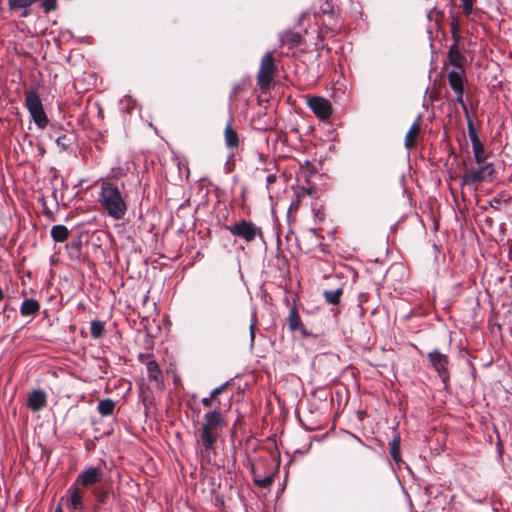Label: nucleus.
I'll return each instance as SVG.
<instances>
[{"label": "nucleus", "instance_id": "obj_1", "mask_svg": "<svg viewBox=\"0 0 512 512\" xmlns=\"http://www.w3.org/2000/svg\"><path fill=\"white\" fill-rule=\"evenodd\" d=\"M226 426L225 415L219 407L203 415L200 428L195 434L202 463H211L212 458L217 455L216 443Z\"/></svg>", "mask_w": 512, "mask_h": 512}, {"label": "nucleus", "instance_id": "obj_2", "mask_svg": "<svg viewBox=\"0 0 512 512\" xmlns=\"http://www.w3.org/2000/svg\"><path fill=\"white\" fill-rule=\"evenodd\" d=\"M465 62L466 58L461 53L459 46L451 45L448 50L447 62L444 63L443 69H445L448 64L455 68L447 75L448 83L456 95V101L461 105L464 114L468 116V108L463 99Z\"/></svg>", "mask_w": 512, "mask_h": 512}, {"label": "nucleus", "instance_id": "obj_3", "mask_svg": "<svg viewBox=\"0 0 512 512\" xmlns=\"http://www.w3.org/2000/svg\"><path fill=\"white\" fill-rule=\"evenodd\" d=\"M99 203L104 211L115 220L122 219L127 210L121 191L108 180L101 181Z\"/></svg>", "mask_w": 512, "mask_h": 512}, {"label": "nucleus", "instance_id": "obj_4", "mask_svg": "<svg viewBox=\"0 0 512 512\" xmlns=\"http://www.w3.org/2000/svg\"><path fill=\"white\" fill-rule=\"evenodd\" d=\"M494 168L491 163L476 164L469 168H465L461 178L462 189H470L476 191L478 186L485 181L491 180Z\"/></svg>", "mask_w": 512, "mask_h": 512}, {"label": "nucleus", "instance_id": "obj_5", "mask_svg": "<svg viewBox=\"0 0 512 512\" xmlns=\"http://www.w3.org/2000/svg\"><path fill=\"white\" fill-rule=\"evenodd\" d=\"M25 95V106L28 109L31 118L38 128L44 129L48 125V117L44 111L41 99L38 93L33 90H27Z\"/></svg>", "mask_w": 512, "mask_h": 512}, {"label": "nucleus", "instance_id": "obj_6", "mask_svg": "<svg viewBox=\"0 0 512 512\" xmlns=\"http://www.w3.org/2000/svg\"><path fill=\"white\" fill-rule=\"evenodd\" d=\"M276 72L277 67L274 63L273 52H267L261 60L257 73V84L261 91L264 92L270 89Z\"/></svg>", "mask_w": 512, "mask_h": 512}, {"label": "nucleus", "instance_id": "obj_7", "mask_svg": "<svg viewBox=\"0 0 512 512\" xmlns=\"http://www.w3.org/2000/svg\"><path fill=\"white\" fill-rule=\"evenodd\" d=\"M428 360L442 382L446 385L450 379V360L448 356L436 349L428 353Z\"/></svg>", "mask_w": 512, "mask_h": 512}, {"label": "nucleus", "instance_id": "obj_8", "mask_svg": "<svg viewBox=\"0 0 512 512\" xmlns=\"http://www.w3.org/2000/svg\"><path fill=\"white\" fill-rule=\"evenodd\" d=\"M307 105L321 120L329 119L333 113V108L330 101L321 96L307 97Z\"/></svg>", "mask_w": 512, "mask_h": 512}, {"label": "nucleus", "instance_id": "obj_9", "mask_svg": "<svg viewBox=\"0 0 512 512\" xmlns=\"http://www.w3.org/2000/svg\"><path fill=\"white\" fill-rule=\"evenodd\" d=\"M103 479V471L100 467L90 466L82 471L76 478L74 484L82 487L84 490L89 486L98 484Z\"/></svg>", "mask_w": 512, "mask_h": 512}, {"label": "nucleus", "instance_id": "obj_10", "mask_svg": "<svg viewBox=\"0 0 512 512\" xmlns=\"http://www.w3.org/2000/svg\"><path fill=\"white\" fill-rule=\"evenodd\" d=\"M466 117L468 119V125H467L468 126V134H469V137H470V140L472 143V149H473V153H474L475 162H476V164L487 163L485 161L486 157H485L484 146L475 131L473 122L469 119V115L468 116L466 115Z\"/></svg>", "mask_w": 512, "mask_h": 512}, {"label": "nucleus", "instance_id": "obj_11", "mask_svg": "<svg viewBox=\"0 0 512 512\" xmlns=\"http://www.w3.org/2000/svg\"><path fill=\"white\" fill-rule=\"evenodd\" d=\"M287 323H288V328L291 332L299 330L303 338H308V337L315 338L316 337V335L312 334L304 327L303 322L300 317V314H299V311L295 304L289 310V315L287 317Z\"/></svg>", "mask_w": 512, "mask_h": 512}, {"label": "nucleus", "instance_id": "obj_12", "mask_svg": "<svg viewBox=\"0 0 512 512\" xmlns=\"http://www.w3.org/2000/svg\"><path fill=\"white\" fill-rule=\"evenodd\" d=\"M234 236L243 238L246 242H251L258 235L262 238V232L257 226H225Z\"/></svg>", "mask_w": 512, "mask_h": 512}, {"label": "nucleus", "instance_id": "obj_13", "mask_svg": "<svg viewBox=\"0 0 512 512\" xmlns=\"http://www.w3.org/2000/svg\"><path fill=\"white\" fill-rule=\"evenodd\" d=\"M47 405V394L41 389L33 390L27 399V407L33 411L38 412Z\"/></svg>", "mask_w": 512, "mask_h": 512}, {"label": "nucleus", "instance_id": "obj_14", "mask_svg": "<svg viewBox=\"0 0 512 512\" xmlns=\"http://www.w3.org/2000/svg\"><path fill=\"white\" fill-rule=\"evenodd\" d=\"M336 13V5L333 0H318L313 5V14L316 18L324 15L333 16Z\"/></svg>", "mask_w": 512, "mask_h": 512}, {"label": "nucleus", "instance_id": "obj_15", "mask_svg": "<svg viewBox=\"0 0 512 512\" xmlns=\"http://www.w3.org/2000/svg\"><path fill=\"white\" fill-rule=\"evenodd\" d=\"M40 312V303L34 298L25 299L20 306V313L23 317H35Z\"/></svg>", "mask_w": 512, "mask_h": 512}, {"label": "nucleus", "instance_id": "obj_16", "mask_svg": "<svg viewBox=\"0 0 512 512\" xmlns=\"http://www.w3.org/2000/svg\"><path fill=\"white\" fill-rule=\"evenodd\" d=\"M281 44L284 46H288L289 49H292L294 47H297L302 44L303 37L298 32L293 31H285L281 35Z\"/></svg>", "mask_w": 512, "mask_h": 512}, {"label": "nucleus", "instance_id": "obj_17", "mask_svg": "<svg viewBox=\"0 0 512 512\" xmlns=\"http://www.w3.org/2000/svg\"><path fill=\"white\" fill-rule=\"evenodd\" d=\"M112 491V487L110 485H102V486H96L92 489V494L95 498V505L98 506L99 510L101 509V505L106 502L108 499L110 493Z\"/></svg>", "mask_w": 512, "mask_h": 512}, {"label": "nucleus", "instance_id": "obj_18", "mask_svg": "<svg viewBox=\"0 0 512 512\" xmlns=\"http://www.w3.org/2000/svg\"><path fill=\"white\" fill-rule=\"evenodd\" d=\"M400 443V435L395 431L391 441L389 442V453L393 461L397 464L402 462Z\"/></svg>", "mask_w": 512, "mask_h": 512}, {"label": "nucleus", "instance_id": "obj_19", "mask_svg": "<svg viewBox=\"0 0 512 512\" xmlns=\"http://www.w3.org/2000/svg\"><path fill=\"white\" fill-rule=\"evenodd\" d=\"M232 119L227 123L224 130L225 144L229 148H237L239 145L238 133L232 126Z\"/></svg>", "mask_w": 512, "mask_h": 512}, {"label": "nucleus", "instance_id": "obj_20", "mask_svg": "<svg viewBox=\"0 0 512 512\" xmlns=\"http://www.w3.org/2000/svg\"><path fill=\"white\" fill-rule=\"evenodd\" d=\"M230 386V382L227 381L225 383H223L222 385L214 388L211 392H210V395L208 397H204L202 400H201V403L202 405L205 407V408H212L213 407V404H214V401L218 398V396L220 394H222L228 387Z\"/></svg>", "mask_w": 512, "mask_h": 512}, {"label": "nucleus", "instance_id": "obj_21", "mask_svg": "<svg viewBox=\"0 0 512 512\" xmlns=\"http://www.w3.org/2000/svg\"><path fill=\"white\" fill-rule=\"evenodd\" d=\"M286 228H287V231H286L287 240H291L292 236H294L295 240L297 242H299V240H300L299 237L312 238L313 236H316V233H317V230L314 227H310V228L302 227V229L298 232V234H295L292 231L291 226H286Z\"/></svg>", "mask_w": 512, "mask_h": 512}, {"label": "nucleus", "instance_id": "obj_22", "mask_svg": "<svg viewBox=\"0 0 512 512\" xmlns=\"http://www.w3.org/2000/svg\"><path fill=\"white\" fill-rule=\"evenodd\" d=\"M116 402L110 398L100 400L97 411L102 417H108L114 414Z\"/></svg>", "mask_w": 512, "mask_h": 512}, {"label": "nucleus", "instance_id": "obj_23", "mask_svg": "<svg viewBox=\"0 0 512 512\" xmlns=\"http://www.w3.org/2000/svg\"><path fill=\"white\" fill-rule=\"evenodd\" d=\"M147 374L150 381L156 382L158 385H162V372L156 361H149L147 363Z\"/></svg>", "mask_w": 512, "mask_h": 512}, {"label": "nucleus", "instance_id": "obj_24", "mask_svg": "<svg viewBox=\"0 0 512 512\" xmlns=\"http://www.w3.org/2000/svg\"><path fill=\"white\" fill-rule=\"evenodd\" d=\"M421 126L418 122L413 123L405 136V146L408 149L413 148L417 143V138L420 134Z\"/></svg>", "mask_w": 512, "mask_h": 512}, {"label": "nucleus", "instance_id": "obj_25", "mask_svg": "<svg viewBox=\"0 0 512 512\" xmlns=\"http://www.w3.org/2000/svg\"><path fill=\"white\" fill-rule=\"evenodd\" d=\"M343 295V288H337L334 290H324L323 297L328 304L338 305Z\"/></svg>", "mask_w": 512, "mask_h": 512}, {"label": "nucleus", "instance_id": "obj_26", "mask_svg": "<svg viewBox=\"0 0 512 512\" xmlns=\"http://www.w3.org/2000/svg\"><path fill=\"white\" fill-rule=\"evenodd\" d=\"M252 474L253 482L260 488H269L273 483L272 475H266L264 477H261L254 469L252 470Z\"/></svg>", "mask_w": 512, "mask_h": 512}, {"label": "nucleus", "instance_id": "obj_27", "mask_svg": "<svg viewBox=\"0 0 512 512\" xmlns=\"http://www.w3.org/2000/svg\"><path fill=\"white\" fill-rule=\"evenodd\" d=\"M69 232L66 226H52L51 236L56 242H63L67 239Z\"/></svg>", "mask_w": 512, "mask_h": 512}, {"label": "nucleus", "instance_id": "obj_28", "mask_svg": "<svg viewBox=\"0 0 512 512\" xmlns=\"http://www.w3.org/2000/svg\"><path fill=\"white\" fill-rule=\"evenodd\" d=\"M104 323L99 320H93L90 323V333L93 339H100L104 335Z\"/></svg>", "mask_w": 512, "mask_h": 512}, {"label": "nucleus", "instance_id": "obj_29", "mask_svg": "<svg viewBox=\"0 0 512 512\" xmlns=\"http://www.w3.org/2000/svg\"><path fill=\"white\" fill-rule=\"evenodd\" d=\"M257 323H258L257 313H256V311H253L252 316H251V324L249 326L250 338H251V343L252 344H253L254 339H255V332H256V328H257Z\"/></svg>", "mask_w": 512, "mask_h": 512}, {"label": "nucleus", "instance_id": "obj_30", "mask_svg": "<svg viewBox=\"0 0 512 512\" xmlns=\"http://www.w3.org/2000/svg\"><path fill=\"white\" fill-rule=\"evenodd\" d=\"M41 7L43 8L44 12L49 13L50 11L56 9L57 0H43L41 3Z\"/></svg>", "mask_w": 512, "mask_h": 512}, {"label": "nucleus", "instance_id": "obj_31", "mask_svg": "<svg viewBox=\"0 0 512 512\" xmlns=\"http://www.w3.org/2000/svg\"><path fill=\"white\" fill-rule=\"evenodd\" d=\"M475 0H461L463 12L465 15H470L473 10Z\"/></svg>", "mask_w": 512, "mask_h": 512}, {"label": "nucleus", "instance_id": "obj_32", "mask_svg": "<svg viewBox=\"0 0 512 512\" xmlns=\"http://www.w3.org/2000/svg\"><path fill=\"white\" fill-rule=\"evenodd\" d=\"M450 30L451 32L460 31V24L457 17H453L450 22Z\"/></svg>", "mask_w": 512, "mask_h": 512}, {"label": "nucleus", "instance_id": "obj_33", "mask_svg": "<svg viewBox=\"0 0 512 512\" xmlns=\"http://www.w3.org/2000/svg\"><path fill=\"white\" fill-rule=\"evenodd\" d=\"M67 248L73 249L77 254L80 253L81 250V242L78 241H72L70 244L67 245Z\"/></svg>", "mask_w": 512, "mask_h": 512}, {"label": "nucleus", "instance_id": "obj_34", "mask_svg": "<svg viewBox=\"0 0 512 512\" xmlns=\"http://www.w3.org/2000/svg\"><path fill=\"white\" fill-rule=\"evenodd\" d=\"M451 35H452V39H453V44L452 45L459 46V42L461 40L460 31L451 32Z\"/></svg>", "mask_w": 512, "mask_h": 512}, {"label": "nucleus", "instance_id": "obj_35", "mask_svg": "<svg viewBox=\"0 0 512 512\" xmlns=\"http://www.w3.org/2000/svg\"><path fill=\"white\" fill-rule=\"evenodd\" d=\"M277 181V176L275 174H270L266 178L267 187L271 186Z\"/></svg>", "mask_w": 512, "mask_h": 512}, {"label": "nucleus", "instance_id": "obj_36", "mask_svg": "<svg viewBox=\"0 0 512 512\" xmlns=\"http://www.w3.org/2000/svg\"><path fill=\"white\" fill-rule=\"evenodd\" d=\"M274 230H275V233H276L278 238L284 232L283 231V226H280V225L274 226Z\"/></svg>", "mask_w": 512, "mask_h": 512}, {"label": "nucleus", "instance_id": "obj_37", "mask_svg": "<svg viewBox=\"0 0 512 512\" xmlns=\"http://www.w3.org/2000/svg\"><path fill=\"white\" fill-rule=\"evenodd\" d=\"M66 139V136L58 137L56 142L58 145H61L62 147H65L64 140Z\"/></svg>", "mask_w": 512, "mask_h": 512}, {"label": "nucleus", "instance_id": "obj_38", "mask_svg": "<svg viewBox=\"0 0 512 512\" xmlns=\"http://www.w3.org/2000/svg\"><path fill=\"white\" fill-rule=\"evenodd\" d=\"M242 90L241 86L240 85H235L233 87V96H236L238 92H240Z\"/></svg>", "mask_w": 512, "mask_h": 512}, {"label": "nucleus", "instance_id": "obj_39", "mask_svg": "<svg viewBox=\"0 0 512 512\" xmlns=\"http://www.w3.org/2000/svg\"><path fill=\"white\" fill-rule=\"evenodd\" d=\"M316 217H317V221H319V222L325 221L324 213H320V212H318V213L316 214Z\"/></svg>", "mask_w": 512, "mask_h": 512}, {"label": "nucleus", "instance_id": "obj_40", "mask_svg": "<svg viewBox=\"0 0 512 512\" xmlns=\"http://www.w3.org/2000/svg\"><path fill=\"white\" fill-rule=\"evenodd\" d=\"M5 295H4V291L3 289L0 287V302L4 299Z\"/></svg>", "mask_w": 512, "mask_h": 512}, {"label": "nucleus", "instance_id": "obj_41", "mask_svg": "<svg viewBox=\"0 0 512 512\" xmlns=\"http://www.w3.org/2000/svg\"><path fill=\"white\" fill-rule=\"evenodd\" d=\"M55 512H63L62 508L60 506H58L55 510Z\"/></svg>", "mask_w": 512, "mask_h": 512}, {"label": "nucleus", "instance_id": "obj_42", "mask_svg": "<svg viewBox=\"0 0 512 512\" xmlns=\"http://www.w3.org/2000/svg\"><path fill=\"white\" fill-rule=\"evenodd\" d=\"M438 228H439V226H438V225L433 226V230H434V232L438 231Z\"/></svg>", "mask_w": 512, "mask_h": 512}, {"label": "nucleus", "instance_id": "obj_43", "mask_svg": "<svg viewBox=\"0 0 512 512\" xmlns=\"http://www.w3.org/2000/svg\"><path fill=\"white\" fill-rule=\"evenodd\" d=\"M22 15H23L24 17H26V16L28 15V11H27V10H25V11L23 12V14H22Z\"/></svg>", "mask_w": 512, "mask_h": 512}, {"label": "nucleus", "instance_id": "obj_44", "mask_svg": "<svg viewBox=\"0 0 512 512\" xmlns=\"http://www.w3.org/2000/svg\"><path fill=\"white\" fill-rule=\"evenodd\" d=\"M240 224L246 225V224H248V223H247V222H245V221H242Z\"/></svg>", "mask_w": 512, "mask_h": 512}]
</instances>
